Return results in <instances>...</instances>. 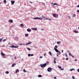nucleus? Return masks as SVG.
I'll return each instance as SVG.
<instances>
[{
  "label": "nucleus",
  "instance_id": "nucleus-1",
  "mask_svg": "<svg viewBox=\"0 0 79 79\" xmlns=\"http://www.w3.org/2000/svg\"><path fill=\"white\" fill-rule=\"evenodd\" d=\"M47 63H48V62L46 63L40 65L41 67V68H44V67H45V66H47Z\"/></svg>",
  "mask_w": 79,
  "mask_h": 79
},
{
  "label": "nucleus",
  "instance_id": "nucleus-2",
  "mask_svg": "<svg viewBox=\"0 0 79 79\" xmlns=\"http://www.w3.org/2000/svg\"><path fill=\"white\" fill-rule=\"evenodd\" d=\"M1 55H2V58H6V56H5V54L3 53V52H2L1 53Z\"/></svg>",
  "mask_w": 79,
  "mask_h": 79
},
{
  "label": "nucleus",
  "instance_id": "nucleus-3",
  "mask_svg": "<svg viewBox=\"0 0 79 79\" xmlns=\"http://www.w3.org/2000/svg\"><path fill=\"white\" fill-rule=\"evenodd\" d=\"M10 47H11V48H18V46H13L12 45L10 46Z\"/></svg>",
  "mask_w": 79,
  "mask_h": 79
},
{
  "label": "nucleus",
  "instance_id": "nucleus-4",
  "mask_svg": "<svg viewBox=\"0 0 79 79\" xmlns=\"http://www.w3.org/2000/svg\"><path fill=\"white\" fill-rule=\"evenodd\" d=\"M52 69H52L51 68H49L47 69L48 71V72H51V70H52Z\"/></svg>",
  "mask_w": 79,
  "mask_h": 79
},
{
  "label": "nucleus",
  "instance_id": "nucleus-5",
  "mask_svg": "<svg viewBox=\"0 0 79 79\" xmlns=\"http://www.w3.org/2000/svg\"><path fill=\"white\" fill-rule=\"evenodd\" d=\"M55 50L56 52H58V53H57V54H58V55H60V54H61V52H60L58 51V50Z\"/></svg>",
  "mask_w": 79,
  "mask_h": 79
},
{
  "label": "nucleus",
  "instance_id": "nucleus-6",
  "mask_svg": "<svg viewBox=\"0 0 79 79\" xmlns=\"http://www.w3.org/2000/svg\"><path fill=\"white\" fill-rule=\"evenodd\" d=\"M52 15L54 17H55V18H56V16H57V15L56 14H52Z\"/></svg>",
  "mask_w": 79,
  "mask_h": 79
},
{
  "label": "nucleus",
  "instance_id": "nucleus-7",
  "mask_svg": "<svg viewBox=\"0 0 79 79\" xmlns=\"http://www.w3.org/2000/svg\"><path fill=\"white\" fill-rule=\"evenodd\" d=\"M57 67H58V68H59V69H60L61 70H63L64 69H61V67L59 65H58Z\"/></svg>",
  "mask_w": 79,
  "mask_h": 79
},
{
  "label": "nucleus",
  "instance_id": "nucleus-8",
  "mask_svg": "<svg viewBox=\"0 0 79 79\" xmlns=\"http://www.w3.org/2000/svg\"><path fill=\"white\" fill-rule=\"evenodd\" d=\"M32 44V42H29L26 44V45H30V44Z\"/></svg>",
  "mask_w": 79,
  "mask_h": 79
},
{
  "label": "nucleus",
  "instance_id": "nucleus-9",
  "mask_svg": "<svg viewBox=\"0 0 79 79\" xmlns=\"http://www.w3.org/2000/svg\"><path fill=\"white\" fill-rule=\"evenodd\" d=\"M11 5H14V3H15V2L13 1H11Z\"/></svg>",
  "mask_w": 79,
  "mask_h": 79
},
{
  "label": "nucleus",
  "instance_id": "nucleus-10",
  "mask_svg": "<svg viewBox=\"0 0 79 79\" xmlns=\"http://www.w3.org/2000/svg\"><path fill=\"white\" fill-rule=\"evenodd\" d=\"M69 56H72V58H74V56L73 55L71 54V53H69Z\"/></svg>",
  "mask_w": 79,
  "mask_h": 79
},
{
  "label": "nucleus",
  "instance_id": "nucleus-11",
  "mask_svg": "<svg viewBox=\"0 0 79 79\" xmlns=\"http://www.w3.org/2000/svg\"><path fill=\"white\" fill-rule=\"evenodd\" d=\"M32 30H34V31H37V28H32Z\"/></svg>",
  "mask_w": 79,
  "mask_h": 79
},
{
  "label": "nucleus",
  "instance_id": "nucleus-12",
  "mask_svg": "<svg viewBox=\"0 0 79 79\" xmlns=\"http://www.w3.org/2000/svg\"><path fill=\"white\" fill-rule=\"evenodd\" d=\"M27 32H31V29L29 28L27 29Z\"/></svg>",
  "mask_w": 79,
  "mask_h": 79
},
{
  "label": "nucleus",
  "instance_id": "nucleus-13",
  "mask_svg": "<svg viewBox=\"0 0 79 79\" xmlns=\"http://www.w3.org/2000/svg\"><path fill=\"white\" fill-rule=\"evenodd\" d=\"M9 21L10 23H12L13 22V20H12L11 19L9 20Z\"/></svg>",
  "mask_w": 79,
  "mask_h": 79
},
{
  "label": "nucleus",
  "instance_id": "nucleus-14",
  "mask_svg": "<svg viewBox=\"0 0 79 79\" xmlns=\"http://www.w3.org/2000/svg\"><path fill=\"white\" fill-rule=\"evenodd\" d=\"M28 56H34V54H28Z\"/></svg>",
  "mask_w": 79,
  "mask_h": 79
},
{
  "label": "nucleus",
  "instance_id": "nucleus-15",
  "mask_svg": "<svg viewBox=\"0 0 79 79\" xmlns=\"http://www.w3.org/2000/svg\"><path fill=\"white\" fill-rule=\"evenodd\" d=\"M39 19V17H37L35 18H34L33 19Z\"/></svg>",
  "mask_w": 79,
  "mask_h": 79
},
{
  "label": "nucleus",
  "instance_id": "nucleus-16",
  "mask_svg": "<svg viewBox=\"0 0 79 79\" xmlns=\"http://www.w3.org/2000/svg\"><path fill=\"white\" fill-rule=\"evenodd\" d=\"M15 65H16V64H15V63L13 64L12 65L11 67H14V66H15Z\"/></svg>",
  "mask_w": 79,
  "mask_h": 79
},
{
  "label": "nucleus",
  "instance_id": "nucleus-17",
  "mask_svg": "<svg viewBox=\"0 0 79 79\" xmlns=\"http://www.w3.org/2000/svg\"><path fill=\"white\" fill-rule=\"evenodd\" d=\"M42 75H38V77H42Z\"/></svg>",
  "mask_w": 79,
  "mask_h": 79
},
{
  "label": "nucleus",
  "instance_id": "nucleus-18",
  "mask_svg": "<svg viewBox=\"0 0 79 79\" xmlns=\"http://www.w3.org/2000/svg\"><path fill=\"white\" fill-rule=\"evenodd\" d=\"M74 32H75V33H79V31H77L76 30H74Z\"/></svg>",
  "mask_w": 79,
  "mask_h": 79
},
{
  "label": "nucleus",
  "instance_id": "nucleus-19",
  "mask_svg": "<svg viewBox=\"0 0 79 79\" xmlns=\"http://www.w3.org/2000/svg\"><path fill=\"white\" fill-rule=\"evenodd\" d=\"M4 3H6V0H4L3 1Z\"/></svg>",
  "mask_w": 79,
  "mask_h": 79
},
{
  "label": "nucleus",
  "instance_id": "nucleus-20",
  "mask_svg": "<svg viewBox=\"0 0 79 79\" xmlns=\"http://www.w3.org/2000/svg\"><path fill=\"white\" fill-rule=\"evenodd\" d=\"M29 35V34H26L25 35V36L26 37H27Z\"/></svg>",
  "mask_w": 79,
  "mask_h": 79
},
{
  "label": "nucleus",
  "instance_id": "nucleus-21",
  "mask_svg": "<svg viewBox=\"0 0 79 79\" xmlns=\"http://www.w3.org/2000/svg\"><path fill=\"white\" fill-rule=\"evenodd\" d=\"M19 72V70L18 69H17L15 71V72L16 73H18V72Z\"/></svg>",
  "mask_w": 79,
  "mask_h": 79
},
{
  "label": "nucleus",
  "instance_id": "nucleus-22",
  "mask_svg": "<svg viewBox=\"0 0 79 79\" xmlns=\"http://www.w3.org/2000/svg\"><path fill=\"white\" fill-rule=\"evenodd\" d=\"M20 26L21 27H23V26H24V25L23 24H20Z\"/></svg>",
  "mask_w": 79,
  "mask_h": 79
},
{
  "label": "nucleus",
  "instance_id": "nucleus-23",
  "mask_svg": "<svg viewBox=\"0 0 79 79\" xmlns=\"http://www.w3.org/2000/svg\"><path fill=\"white\" fill-rule=\"evenodd\" d=\"M73 70H74V69H70V71H73Z\"/></svg>",
  "mask_w": 79,
  "mask_h": 79
},
{
  "label": "nucleus",
  "instance_id": "nucleus-24",
  "mask_svg": "<svg viewBox=\"0 0 79 79\" xmlns=\"http://www.w3.org/2000/svg\"><path fill=\"white\" fill-rule=\"evenodd\" d=\"M3 38H2L1 39H0V42H2V40H3Z\"/></svg>",
  "mask_w": 79,
  "mask_h": 79
},
{
  "label": "nucleus",
  "instance_id": "nucleus-25",
  "mask_svg": "<svg viewBox=\"0 0 79 79\" xmlns=\"http://www.w3.org/2000/svg\"><path fill=\"white\" fill-rule=\"evenodd\" d=\"M39 19H40V20H42V19H43V18H39Z\"/></svg>",
  "mask_w": 79,
  "mask_h": 79
},
{
  "label": "nucleus",
  "instance_id": "nucleus-26",
  "mask_svg": "<svg viewBox=\"0 0 79 79\" xmlns=\"http://www.w3.org/2000/svg\"><path fill=\"white\" fill-rule=\"evenodd\" d=\"M5 73H6V74H9V72H8V71H6V72H5Z\"/></svg>",
  "mask_w": 79,
  "mask_h": 79
},
{
  "label": "nucleus",
  "instance_id": "nucleus-27",
  "mask_svg": "<svg viewBox=\"0 0 79 79\" xmlns=\"http://www.w3.org/2000/svg\"><path fill=\"white\" fill-rule=\"evenodd\" d=\"M54 63H56V60H54Z\"/></svg>",
  "mask_w": 79,
  "mask_h": 79
},
{
  "label": "nucleus",
  "instance_id": "nucleus-28",
  "mask_svg": "<svg viewBox=\"0 0 79 79\" xmlns=\"http://www.w3.org/2000/svg\"><path fill=\"white\" fill-rule=\"evenodd\" d=\"M23 71L24 73H26L27 72L26 71V70H25V69H23Z\"/></svg>",
  "mask_w": 79,
  "mask_h": 79
},
{
  "label": "nucleus",
  "instance_id": "nucleus-29",
  "mask_svg": "<svg viewBox=\"0 0 79 79\" xmlns=\"http://www.w3.org/2000/svg\"><path fill=\"white\" fill-rule=\"evenodd\" d=\"M49 55H51V56H52V52H49Z\"/></svg>",
  "mask_w": 79,
  "mask_h": 79
},
{
  "label": "nucleus",
  "instance_id": "nucleus-30",
  "mask_svg": "<svg viewBox=\"0 0 79 79\" xmlns=\"http://www.w3.org/2000/svg\"><path fill=\"white\" fill-rule=\"evenodd\" d=\"M60 42L58 41L57 42V44H60Z\"/></svg>",
  "mask_w": 79,
  "mask_h": 79
},
{
  "label": "nucleus",
  "instance_id": "nucleus-31",
  "mask_svg": "<svg viewBox=\"0 0 79 79\" xmlns=\"http://www.w3.org/2000/svg\"><path fill=\"white\" fill-rule=\"evenodd\" d=\"M52 6H54V3H51Z\"/></svg>",
  "mask_w": 79,
  "mask_h": 79
},
{
  "label": "nucleus",
  "instance_id": "nucleus-32",
  "mask_svg": "<svg viewBox=\"0 0 79 79\" xmlns=\"http://www.w3.org/2000/svg\"><path fill=\"white\" fill-rule=\"evenodd\" d=\"M54 5H58V4H56V3H55L54 4Z\"/></svg>",
  "mask_w": 79,
  "mask_h": 79
},
{
  "label": "nucleus",
  "instance_id": "nucleus-33",
  "mask_svg": "<svg viewBox=\"0 0 79 79\" xmlns=\"http://www.w3.org/2000/svg\"><path fill=\"white\" fill-rule=\"evenodd\" d=\"M73 17H76V15L75 14H73Z\"/></svg>",
  "mask_w": 79,
  "mask_h": 79
},
{
  "label": "nucleus",
  "instance_id": "nucleus-34",
  "mask_svg": "<svg viewBox=\"0 0 79 79\" xmlns=\"http://www.w3.org/2000/svg\"><path fill=\"white\" fill-rule=\"evenodd\" d=\"M72 78L73 79H75V77H74V76H72Z\"/></svg>",
  "mask_w": 79,
  "mask_h": 79
},
{
  "label": "nucleus",
  "instance_id": "nucleus-35",
  "mask_svg": "<svg viewBox=\"0 0 79 79\" xmlns=\"http://www.w3.org/2000/svg\"><path fill=\"white\" fill-rule=\"evenodd\" d=\"M42 17H43L44 18H45V16H44V15H42Z\"/></svg>",
  "mask_w": 79,
  "mask_h": 79
},
{
  "label": "nucleus",
  "instance_id": "nucleus-36",
  "mask_svg": "<svg viewBox=\"0 0 79 79\" xmlns=\"http://www.w3.org/2000/svg\"><path fill=\"white\" fill-rule=\"evenodd\" d=\"M77 8H79V5L76 6Z\"/></svg>",
  "mask_w": 79,
  "mask_h": 79
},
{
  "label": "nucleus",
  "instance_id": "nucleus-37",
  "mask_svg": "<svg viewBox=\"0 0 79 79\" xmlns=\"http://www.w3.org/2000/svg\"><path fill=\"white\" fill-rule=\"evenodd\" d=\"M55 48H57L58 46H57V45H56L55 46Z\"/></svg>",
  "mask_w": 79,
  "mask_h": 79
},
{
  "label": "nucleus",
  "instance_id": "nucleus-38",
  "mask_svg": "<svg viewBox=\"0 0 79 79\" xmlns=\"http://www.w3.org/2000/svg\"><path fill=\"white\" fill-rule=\"evenodd\" d=\"M43 57L41 56L40 57V58H42Z\"/></svg>",
  "mask_w": 79,
  "mask_h": 79
},
{
  "label": "nucleus",
  "instance_id": "nucleus-39",
  "mask_svg": "<svg viewBox=\"0 0 79 79\" xmlns=\"http://www.w3.org/2000/svg\"><path fill=\"white\" fill-rule=\"evenodd\" d=\"M19 45H24V44H19Z\"/></svg>",
  "mask_w": 79,
  "mask_h": 79
},
{
  "label": "nucleus",
  "instance_id": "nucleus-40",
  "mask_svg": "<svg viewBox=\"0 0 79 79\" xmlns=\"http://www.w3.org/2000/svg\"><path fill=\"white\" fill-rule=\"evenodd\" d=\"M54 50H58L56 48H54Z\"/></svg>",
  "mask_w": 79,
  "mask_h": 79
},
{
  "label": "nucleus",
  "instance_id": "nucleus-41",
  "mask_svg": "<svg viewBox=\"0 0 79 79\" xmlns=\"http://www.w3.org/2000/svg\"><path fill=\"white\" fill-rule=\"evenodd\" d=\"M27 50H31V49L29 48H27Z\"/></svg>",
  "mask_w": 79,
  "mask_h": 79
},
{
  "label": "nucleus",
  "instance_id": "nucleus-42",
  "mask_svg": "<svg viewBox=\"0 0 79 79\" xmlns=\"http://www.w3.org/2000/svg\"><path fill=\"white\" fill-rule=\"evenodd\" d=\"M54 60H56V58H54Z\"/></svg>",
  "mask_w": 79,
  "mask_h": 79
},
{
  "label": "nucleus",
  "instance_id": "nucleus-43",
  "mask_svg": "<svg viewBox=\"0 0 79 79\" xmlns=\"http://www.w3.org/2000/svg\"><path fill=\"white\" fill-rule=\"evenodd\" d=\"M77 71L78 73H79V69H77Z\"/></svg>",
  "mask_w": 79,
  "mask_h": 79
},
{
  "label": "nucleus",
  "instance_id": "nucleus-44",
  "mask_svg": "<svg viewBox=\"0 0 79 79\" xmlns=\"http://www.w3.org/2000/svg\"><path fill=\"white\" fill-rule=\"evenodd\" d=\"M14 59H16V56H15V57H14Z\"/></svg>",
  "mask_w": 79,
  "mask_h": 79
},
{
  "label": "nucleus",
  "instance_id": "nucleus-45",
  "mask_svg": "<svg viewBox=\"0 0 79 79\" xmlns=\"http://www.w3.org/2000/svg\"><path fill=\"white\" fill-rule=\"evenodd\" d=\"M66 60H68V58H67L66 59Z\"/></svg>",
  "mask_w": 79,
  "mask_h": 79
},
{
  "label": "nucleus",
  "instance_id": "nucleus-46",
  "mask_svg": "<svg viewBox=\"0 0 79 79\" xmlns=\"http://www.w3.org/2000/svg\"><path fill=\"white\" fill-rule=\"evenodd\" d=\"M77 13H79V10H77Z\"/></svg>",
  "mask_w": 79,
  "mask_h": 79
},
{
  "label": "nucleus",
  "instance_id": "nucleus-47",
  "mask_svg": "<svg viewBox=\"0 0 79 79\" xmlns=\"http://www.w3.org/2000/svg\"><path fill=\"white\" fill-rule=\"evenodd\" d=\"M44 56H46V53H44Z\"/></svg>",
  "mask_w": 79,
  "mask_h": 79
},
{
  "label": "nucleus",
  "instance_id": "nucleus-48",
  "mask_svg": "<svg viewBox=\"0 0 79 79\" xmlns=\"http://www.w3.org/2000/svg\"><path fill=\"white\" fill-rule=\"evenodd\" d=\"M30 3H32V2H31V1H29Z\"/></svg>",
  "mask_w": 79,
  "mask_h": 79
},
{
  "label": "nucleus",
  "instance_id": "nucleus-49",
  "mask_svg": "<svg viewBox=\"0 0 79 79\" xmlns=\"http://www.w3.org/2000/svg\"><path fill=\"white\" fill-rule=\"evenodd\" d=\"M54 79H56V77H54Z\"/></svg>",
  "mask_w": 79,
  "mask_h": 79
},
{
  "label": "nucleus",
  "instance_id": "nucleus-50",
  "mask_svg": "<svg viewBox=\"0 0 79 79\" xmlns=\"http://www.w3.org/2000/svg\"><path fill=\"white\" fill-rule=\"evenodd\" d=\"M77 59H75V61H77Z\"/></svg>",
  "mask_w": 79,
  "mask_h": 79
},
{
  "label": "nucleus",
  "instance_id": "nucleus-51",
  "mask_svg": "<svg viewBox=\"0 0 79 79\" xmlns=\"http://www.w3.org/2000/svg\"><path fill=\"white\" fill-rule=\"evenodd\" d=\"M68 17H69V18H71V17H70V16H69Z\"/></svg>",
  "mask_w": 79,
  "mask_h": 79
},
{
  "label": "nucleus",
  "instance_id": "nucleus-52",
  "mask_svg": "<svg viewBox=\"0 0 79 79\" xmlns=\"http://www.w3.org/2000/svg\"><path fill=\"white\" fill-rule=\"evenodd\" d=\"M48 19V20H49V21H51V19Z\"/></svg>",
  "mask_w": 79,
  "mask_h": 79
},
{
  "label": "nucleus",
  "instance_id": "nucleus-53",
  "mask_svg": "<svg viewBox=\"0 0 79 79\" xmlns=\"http://www.w3.org/2000/svg\"><path fill=\"white\" fill-rule=\"evenodd\" d=\"M46 19V20L48 19L46 18V19Z\"/></svg>",
  "mask_w": 79,
  "mask_h": 79
},
{
  "label": "nucleus",
  "instance_id": "nucleus-54",
  "mask_svg": "<svg viewBox=\"0 0 79 79\" xmlns=\"http://www.w3.org/2000/svg\"><path fill=\"white\" fill-rule=\"evenodd\" d=\"M57 57H58V54H57Z\"/></svg>",
  "mask_w": 79,
  "mask_h": 79
},
{
  "label": "nucleus",
  "instance_id": "nucleus-55",
  "mask_svg": "<svg viewBox=\"0 0 79 79\" xmlns=\"http://www.w3.org/2000/svg\"><path fill=\"white\" fill-rule=\"evenodd\" d=\"M6 40H3V41H5Z\"/></svg>",
  "mask_w": 79,
  "mask_h": 79
},
{
  "label": "nucleus",
  "instance_id": "nucleus-56",
  "mask_svg": "<svg viewBox=\"0 0 79 79\" xmlns=\"http://www.w3.org/2000/svg\"><path fill=\"white\" fill-rule=\"evenodd\" d=\"M62 53L63 52V50H62Z\"/></svg>",
  "mask_w": 79,
  "mask_h": 79
},
{
  "label": "nucleus",
  "instance_id": "nucleus-57",
  "mask_svg": "<svg viewBox=\"0 0 79 79\" xmlns=\"http://www.w3.org/2000/svg\"><path fill=\"white\" fill-rule=\"evenodd\" d=\"M41 30H42V31H43V30H44V29H42Z\"/></svg>",
  "mask_w": 79,
  "mask_h": 79
},
{
  "label": "nucleus",
  "instance_id": "nucleus-58",
  "mask_svg": "<svg viewBox=\"0 0 79 79\" xmlns=\"http://www.w3.org/2000/svg\"><path fill=\"white\" fill-rule=\"evenodd\" d=\"M66 56H68V55H67V54H66Z\"/></svg>",
  "mask_w": 79,
  "mask_h": 79
},
{
  "label": "nucleus",
  "instance_id": "nucleus-59",
  "mask_svg": "<svg viewBox=\"0 0 79 79\" xmlns=\"http://www.w3.org/2000/svg\"><path fill=\"white\" fill-rule=\"evenodd\" d=\"M29 50L30 51V50Z\"/></svg>",
  "mask_w": 79,
  "mask_h": 79
},
{
  "label": "nucleus",
  "instance_id": "nucleus-60",
  "mask_svg": "<svg viewBox=\"0 0 79 79\" xmlns=\"http://www.w3.org/2000/svg\"><path fill=\"white\" fill-rule=\"evenodd\" d=\"M0 4H1V3H0Z\"/></svg>",
  "mask_w": 79,
  "mask_h": 79
}]
</instances>
